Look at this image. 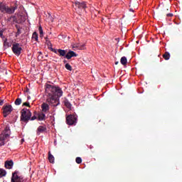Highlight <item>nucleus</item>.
Returning a JSON list of instances; mask_svg holds the SVG:
<instances>
[{
  "label": "nucleus",
  "mask_w": 182,
  "mask_h": 182,
  "mask_svg": "<svg viewBox=\"0 0 182 182\" xmlns=\"http://www.w3.org/2000/svg\"><path fill=\"white\" fill-rule=\"evenodd\" d=\"M46 93H52L53 95L57 96L59 99L63 96V91L59 87H55L53 85L46 84Z\"/></svg>",
  "instance_id": "f257e3e1"
},
{
  "label": "nucleus",
  "mask_w": 182,
  "mask_h": 182,
  "mask_svg": "<svg viewBox=\"0 0 182 182\" xmlns=\"http://www.w3.org/2000/svg\"><path fill=\"white\" fill-rule=\"evenodd\" d=\"M48 97L46 102L50 105V106H53V107H56V106H59L60 105V99L58 98L56 96L53 95L51 92H47Z\"/></svg>",
  "instance_id": "f03ea898"
},
{
  "label": "nucleus",
  "mask_w": 182,
  "mask_h": 182,
  "mask_svg": "<svg viewBox=\"0 0 182 182\" xmlns=\"http://www.w3.org/2000/svg\"><path fill=\"white\" fill-rule=\"evenodd\" d=\"M11 136V129L9 127H6L4 131L0 134V147L5 145V141L9 139Z\"/></svg>",
  "instance_id": "7ed1b4c3"
},
{
  "label": "nucleus",
  "mask_w": 182,
  "mask_h": 182,
  "mask_svg": "<svg viewBox=\"0 0 182 182\" xmlns=\"http://www.w3.org/2000/svg\"><path fill=\"white\" fill-rule=\"evenodd\" d=\"M18 7L14 6L12 8H9V6L3 4L2 3L0 4V11L2 14H14L15 11H16Z\"/></svg>",
  "instance_id": "20e7f679"
},
{
  "label": "nucleus",
  "mask_w": 182,
  "mask_h": 182,
  "mask_svg": "<svg viewBox=\"0 0 182 182\" xmlns=\"http://www.w3.org/2000/svg\"><path fill=\"white\" fill-rule=\"evenodd\" d=\"M31 116L32 113L29 109L24 108L21 110V120H23V122H28V120H31Z\"/></svg>",
  "instance_id": "39448f33"
},
{
  "label": "nucleus",
  "mask_w": 182,
  "mask_h": 182,
  "mask_svg": "<svg viewBox=\"0 0 182 182\" xmlns=\"http://www.w3.org/2000/svg\"><path fill=\"white\" fill-rule=\"evenodd\" d=\"M12 51L16 56H19L22 52V47H21V45L18 43H14L12 46Z\"/></svg>",
  "instance_id": "423d86ee"
},
{
  "label": "nucleus",
  "mask_w": 182,
  "mask_h": 182,
  "mask_svg": "<svg viewBox=\"0 0 182 182\" xmlns=\"http://www.w3.org/2000/svg\"><path fill=\"white\" fill-rule=\"evenodd\" d=\"M73 6L75 7V11H77L78 14H80V10L86 9V4H85V2L80 3L79 1H75Z\"/></svg>",
  "instance_id": "0eeeda50"
},
{
  "label": "nucleus",
  "mask_w": 182,
  "mask_h": 182,
  "mask_svg": "<svg viewBox=\"0 0 182 182\" xmlns=\"http://www.w3.org/2000/svg\"><path fill=\"white\" fill-rule=\"evenodd\" d=\"M67 124L72 126L73 124H76L77 122V117L75 115H69L66 117Z\"/></svg>",
  "instance_id": "6e6552de"
},
{
  "label": "nucleus",
  "mask_w": 182,
  "mask_h": 182,
  "mask_svg": "<svg viewBox=\"0 0 182 182\" xmlns=\"http://www.w3.org/2000/svg\"><path fill=\"white\" fill-rule=\"evenodd\" d=\"M12 110V105H8L4 107L3 108V114L4 117H6L8 115L11 114Z\"/></svg>",
  "instance_id": "1a4fd4ad"
},
{
  "label": "nucleus",
  "mask_w": 182,
  "mask_h": 182,
  "mask_svg": "<svg viewBox=\"0 0 182 182\" xmlns=\"http://www.w3.org/2000/svg\"><path fill=\"white\" fill-rule=\"evenodd\" d=\"M11 182H23V178L18 176V172L15 171L12 174Z\"/></svg>",
  "instance_id": "9d476101"
},
{
  "label": "nucleus",
  "mask_w": 182,
  "mask_h": 182,
  "mask_svg": "<svg viewBox=\"0 0 182 182\" xmlns=\"http://www.w3.org/2000/svg\"><path fill=\"white\" fill-rule=\"evenodd\" d=\"M73 49H76L77 50H84L86 49V46L83 43H77L73 45Z\"/></svg>",
  "instance_id": "9b49d317"
},
{
  "label": "nucleus",
  "mask_w": 182,
  "mask_h": 182,
  "mask_svg": "<svg viewBox=\"0 0 182 182\" xmlns=\"http://www.w3.org/2000/svg\"><path fill=\"white\" fill-rule=\"evenodd\" d=\"M76 56H77V54H76V53H75L73 50H70L66 54L65 58L69 60V59H72V58H76Z\"/></svg>",
  "instance_id": "f8f14e48"
},
{
  "label": "nucleus",
  "mask_w": 182,
  "mask_h": 182,
  "mask_svg": "<svg viewBox=\"0 0 182 182\" xmlns=\"http://www.w3.org/2000/svg\"><path fill=\"white\" fill-rule=\"evenodd\" d=\"M41 109L43 113H48V112H49V105L47 103H43L41 105Z\"/></svg>",
  "instance_id": "ddd939ff"
},
{
  "label": "nucleus",
  "mask_w": 182,
  "mask_h": 182,
  "mask_svg": "<svg viewBox=\"0 0 182 182\" xmlns=\"http://www.w3.org/2000/svg\"><path fill=\"white\" fill-rule=\"evenodd\" d=\"M5 167H6V168H9V170H11V168H12V167H14V161H6Z\"/></svg>",
  "instance_id": "4468645a"
},
{
  "label": "nucleus",
  "mask_w": 182,
  "mask_h": 182,
  "mask_svg": "<svg viewBox=\"0 0 182 182\" xmlns=\"http://www.w3.org/2000/svg\"><path fill=\"white\" fill-rule=\"evenodd\" d=\"M46 127L45 126H40L37 129V134H41V133H43V132H46Z\"/></svg>",
  "instance_id": "2eb2a0df"
},
{
  "label": "nucleus",
  "mask_w": 182,
  "mask_h": 182,
  "mask_svg": "<svg viewBox=\"0 0 182 182\" xmlns=\"http://www.w3.org/2000/svg\"><path fill=\"white\" fill-rule=\"evenodd\" d=\"M38 120L42 121L46 120V115L43 112L39 113L37 117Z\"/></svg>",
  "instance_id": "dca6fc26"
},
{
  "label": "nucleus",
  "mask_w": 182,
  "mask_h": 182,
  "mask_svg": "<svg viewBox=\"0 0 182 182\" xmlns=\"http://www.w3.org/2000/svg\"><path fill=\"white\" fill-rule=\"evenodd\" d=\"M58 52L59 53V56H63L65 58H66V50H62V49H58Z\"/></svg>",
  "instance_id": "f3484780"
},
{
  "label": "nucleus",
  "mask_w": 182,
  "mask_h": 182,
  "mask_svg": "<svg viewBox=\"0 0 182 182\" xmlns=\"http://www.w3.org/2000/svg\"><path fill=\"white\" fill-rule=\"evenodd\" d=\"M64 105H65V107H67L68 109H72V104H70V102H69V100L68 99H65L64 100Z\"/></svg>",
  "instance_id": "a211bd4d"
},
{
  "label": "nucleus",
  "mask_w": 182,
  "mask_h": 182,
  "mask_svg": "<svg viewBox=\"0 0 182 182\" xmlns=\"http://www.w3.org/2000/svg\"><path fill=\"white\" fill-rule=\"evenodd\" d=\"M48 160L50 163H52V164L55 163V157L50 153H49L48 154Z\"/></svg>",
  "instance_id": "6ab92c4d"
},
{
  "label": "nucleus",
  "mask_w": 182,
  "mask_h": 182,
  "mask_svg": "<svg viewBox=\"0 0 182 182\" xmlns=\"http://www.w3.org/2000/svg\"><path fill=\"white\" fill-rule=\"evenodd\" d=\"M32 39H33V41H36V42H38V33L34 32V33H33Z\"/></svg>",
  "instance_id": "aec40b11"
},
{
  "label": "nucleus",
  "mask_w": 182,
  "mask_h": 182,
  "mask_svg": "<svg viewBox=\"0 0 182 182\" xmlns=\"http://www.w3.org/2000/svg\"><path fill=\"white\" fill-rule=\"evenodd\" d=\"M163 58H164V59H165V60H168V59H170V53L166 52L164 54Z\"/></svg>",
  "instance_id": "412c9836"
},
{
  "label": "nucleus",
  "mask_w": 182,
  "mask_h": 182,
  "mask_svg": "<svg viewBox=\"0 0 182 182\" xmlns=\"http://www.w3.org/2000/svg\"><path fill=\"white\" fill-rule=\"evenodd\" d=\"M6 176V171L2 168H0V178Z\"/></svg>",
  "instance_id": "4be33fe9"
},
{
  "label": "nucleus",
  "mask_w": 182,
  "mask_h": 182,
  "mask_svg": "<svg viewBox=\"0 0 182 182\" xmlns=\"http://www.w3.org/2000/svg\"><path fill=\"white\" fill-rule=\"evenodd\" d=\"M121 63L122 65H126L127 63V58L125 56L121 58Z\"/></svg>",
  "instance_id": "5701e85b"
},
{
  "label": "nucleus",
  "mask_w": 182,
  "mask_h": 182,
  "mask_svg": "<svg viewBox=\"0 0 182 182\" xmlns=\"http://www.w3.org/2000/svg\"><path fill=\"white\" fill-rule=\"evenodd\" d=\"M38 31H39V33H40V38H42V36H43V29H42L41 26H40L38 27Z\"/></svg>",
  "instance_id": "b1692460"
},
{
  "label": "nucleus",
  "mask_w": 182,
  "mask_h": 182,
  "mask_svg": "<svg viewBox=\"0 0 182 182\" xmlns=\"http://www.w3.org/2000/svg\"><path fill=\"white\" fill-rule=\"evenodd\" d=\"M21 103H22V99L18 98V99L16 100L15 105L16 106H19V105H21Z\"/></svg>",
  "instance_id": "393cba45"
},
{
  "label": "nucleus",
  "mask_w": 182,
  "mask_h": 182,
  "mask_svg": "<svg viewBox=\"0 0 182 182\" xmlns=\"http://www.w3.org/2000/svg\"><path fill=\"white\" fill-rule=\"evenodd\" d=\"M75 161L77 163V164H80L82 163V158L80 157H77L75 159Z\"/></svg>",
  "instance_id": "a878e982"
},
{
  "label": "nucleus",
  "mask_w": 182,
  "mask_h": 182,
  "mask_svg": "<svg viewBox=\"0 0 182 182\" xmlns=\"http://www.w3.org/2000/svg\"><path fill=\"white\" fill-rule=\"evenodd\" d=\"M65 69H67V70H72V66L71 65H70V64L69 63H66L65 64Z\"/></svg>",
  "instance_id": "bb28decb"
},
{
  "label": "nucleus",
  "mask_w": 182,
  "mask_h": 182,
  "mask_svg": "<svg viewBox=\"0 0 182 182\" xmlns=\"http://www.w3.org/2000/svg\"><path fill=\"white\" fill-rule=\"evenodd\" d=\"M46 42L48 46H52V43H50V41H49V38H48V37L46 38Z\"/></svg>",
  "instance_id": "cd10ccee"
},
{
  "label": "nucleus",
  "mask_w": 182,
  "mask_h": 182,
  "mask_svg": "<svg viewBox=\"0 0 182 182\" xmlns=\"http://www.w3.org/2000/svg\"><path fill=\"white\" fill-rule=\"evenodd\" d=\"M48 19H50L51 22H53V18L52 17V16H49Z\"/></svg>",
  "instance_id": "c85d7f7f"
},
{
  "label": "nucleus",
  "mask_w": 182,
  "mask_h": 182,
  "mask_svg": "<svg viewBox=\"0 0 182 182\" xmlns=\"http://www.w3.org/2000/svg\"><path fill=\"white\" fill-rule=\"evenodd\" d=\"M52 52H54V53H58V50L55 49L51 48Z\"/></svg>",
  "instance_id": "c756f323"
},
{
  "label": "nucleus",
  "mask_w": 182,
  "mask_h": 182,
  "mask_svg": "<svg viewBox=\"0 0 182 182\" xmlns=\"http://www.w3.org/2000/svg\"><path fill=\"white\" fill-rule=\"evenodd\" d=\"M23 106H29V102H24L23 104Z\"/></svg>",
  "instance_id": "7c9ffc66"
},
{
  "label": "nucleus",
  "mask_w": 182,
  "mask_h": 182,
  "mask_svg": "<svg viewBox=\"0 0 182 182\" xmlns=\"http://www.w3.org/2000/svg\"><path fill=\"white\" fill-rule=\"evenodd\" d=\"M4 105V100H0V106H2Z\"/></svg>",
  "instance_id": "2f4dec72"
},
{
  "label": "nucleus",
  "mask_w": 182,
  "mask_h": 182,
  "mask_svg": "<svg viewBox=\"0 0 182 182\" xmlns=\"http://www.w3.org/2000/svg\"><path fill=\"white\" fill-rule=\"evenodd\" d=\"M17 35H21V30L18 29Z\"/></svg>",
  "instance_id": "473e14b6"
},
{
  "label": "nucleus",
  "mask_w": 182,
  "mask_h": 182,
  "mask_svg": "<svg viewBox=\"0 0 182 182\" xmlns=\"http://www.w3.org/2000/svg\"><path fill=\"white\" fill-rule=\"evenodd\" d=\"M36 119V116H33L31 117V120H35Z\"/></svg>",
  "instance_id": "72a5a7b5"
},
{
  "label": "nucleus",
  "mask_w": 182,
  "mask_h": 182,
  "mask_svg": "<svg viewBox=\"0 0 182 182\" xmlns=\"http://www.w3.org/2000/svg\"><path fill=\"white\" fill-rule=\"evenodd\" d=\"M167 16H173V14H168Z\"/></svg>",
  "instance_id": "f704fd0d"
},
{
  "label": "nucleus",
  "mask_w": 182,
  "mask_h": 182,
  "mask_svg": "<svg viewBox=\"0 0 182 182\" xmlns=\"http://www.w3.org/2000/svg\"><path fill=\"white\" fill-rule=\"evenodd\" d=\"M129 11L130 12H134V10H133V9H130Z\"/></svg>",
  "instance_id": "c9c22d12"
},
{
  "label": "nucleus",
  "mask_w": 182,
  "mask_h": 182,
  "mask_svg": "<svg viewBox=\"0 0 182 182\" xmlns=\"http://www.w3.org/2000/svg\"><path fill=\"white\" fill-rule=\"evenodd\" d=\"M49 49H50V50H52V49H53V48H52V46H48Z\"/></svg>",
  "instance_id": "e433bc0d"
},
{
  "label": "nucleus",
  "mask_w": 182,
  "mask_h": 182,
  "mask_svg": "<svg viewBox=\"0 0 182 182\" xmlns=\"http://www.w3.org/2000/svg\"><path fill=\"white\" fill-rule=\"evenodd\" d=\"M2 35H3L2 32L0 31V36L2 37Z\"/></svg>",
  "instance_id": "4c0bfd02"
},
{
  "label": "nucleus",
  "mask_w": 182,
  "mask_h": 182,
  "mask_svg": "<svg viewBox=\"0 0 182 182\" xmlns=\"http://www.w3.org/2000/svg\"><path fill=\"white\" fill-rule=\"evenodd\" d=\"M23 141H25V139H22L21 142L23 143Z\"/></svg>",
  "instance_id": "58836bf2"
},
{
  "label": "nucleus",
  "mask_w": 182,
  "mask_h": 182,
  "mask_svg": "<svg viewBox=\"0 0 182 182\" xmlns=\"http://www.w3.org/2000/svg\"><path fill=\"white\" fill-rule=\"evenodd\" d=\"M118 63H119V62H116V63H115V65H117Z\"/></svg>",
  "instance_id": "ea45409f"
}]
</instances>
